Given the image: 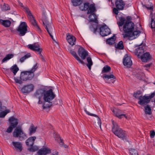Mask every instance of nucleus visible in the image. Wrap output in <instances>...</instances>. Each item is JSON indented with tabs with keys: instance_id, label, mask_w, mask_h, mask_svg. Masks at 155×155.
Segmentation results:
<instances>
[{
	"instance_id": "obj_56",
	"label": "nucleus",
	"mask_w": 155,
	"mask_h": 155,
	"mask_svg": "<svg viewBox=\"0 0 155 155\" xmlns=\"http://www.w3.org/2000/svg\"><path fill=\"white\" fill-rule=\"evenodd\" d=\"M145 6L148 9L152 10L153 8V5H152V4L150 5V7H148L146 6Z\"/></svg>"
},
{
	"instance_id": "obj_5",
	"label": "nucleus",
	"mask_w": 155,
	"mask_h": 155,
	"mask_svg": "<svg viewBox=\"0 0 155 155\" xmlns=\"http://www.w3.org/2000/svg\"><path fill=\"white\" fill-rule=\"evenodd\" d=\"M140 94V91H137L136 93H134V96L136 98L138 99L139 100L138 101V103L141 105H147L150 101V100L153 98L155 95L154 92L153 93L151 94L149 96H146L144 95L143 97L142 96L138 97L137 95H139Z\"/></svg>"
},
{
	"instance_id": "obj_3",
	"label": "nucleus",
	"mask_w": 155,
	"mask_h": 155,
	"mask_svg": "<svg viewBox=\"0 0 155 155\" xmlns=\"http://www.w3.org/2000/svg\"><path fill=\"white\" fill-rule=\"evenodd\" d=\"M55 95L53 92L52 89H50L48 90H45L43 97L44 102H43L42 108L43 109L49 108L51 107L54 105L58 104L50 102L55 97Z\"/></svg>"
},
{
	"instance_id": "obj_27",
	"label": "nucleus",
	"mask_w": 155,
	"mask_h": 155,
	"mask_svg": "<svg viewBox=\"0 0 155 155\" xmlns=\"http://www.w3.org/2000/svg\"><path fill=\"white\" fill-rule=\"evenodd\" d=\"M54 137L55 140L57 141L59 143L60 145L65 148H68V146L67 145L64 144V143L63 142V140L61 138L59 135L58 134L56 135V137Z\"/></svg>"
},
{
	"instance_id": "obj_6",
	"label": "nucleus",
	"mask_w": 155,
	"mask_h": 155,
	"mask_svg": "<svg viewBox=\"0 0 155 155\" xmlns=\"http://www.w3.org/2000/svg\"><path fill=\"white\" fill-rule=\"evenodd\" d=\"M27 26L25 22H21L18 27L16 30L12 28H10L9 29L11 32L15 34L16 31L19 32V35L21 36L25 35L27 33L28 30Z\"/></svg>"
},
{
	"instance_id": "obj_28",
	"label": "nucleus",
	"mask_w": 155,
	"mask_h": 155,
	"mask_svg": "<svg viewBox=\"0 0 155 155\" xmlns=\"http://www.w3.org/2000/svg\"><path fill=\"white\" fill-rule=\"evenodd\" d=\"M24 10L25 12L27 13L28 18L29 19L31 22L35 20L28 8L25 7Z\"/></svg>"
},
{
	"instance_id": "obj_31",
	"label": "nucleus",
	"mask_w": 155,
	"mask_h": 155,
	"mask_svg": "<svg viewBox=\"0 0 155 155\" xmlns=\"http://www.w3.org/2000/svg\"><path fill=\"white\" fill-rule=\"evenodd\" d=\"M0 24L5 27H9L10 26L11 22L9 20L0 19Z\"/></svg>"
},
{
	"instance_id": "obj_14",
	"label": "nucleus",
	"mask_w": 155,
	"mask_h": 155,
	"mask_svg": "<svg viewBox=\"0 0 155 155\" xmlns=\"http://www.w3.org/2000/svg\"><path fill=\"white\" fill-rule=\"evenodd\" d=\"M145 49V45H140L138 46V47L136 49L135 53L138 58H140L141 55L146 52Z\"/></svg>"
},
{
	"instance_id": "obj_34",
	"label": "nucleus",
	"mask_w": 155,
	"mask_h": 155,
	"mask_svg": "<svg viewBox=\"0 0 155 155\" xmlns=\"http://www.w3.org/2000/svg\"><path fill=\"white\" fill-rule=\"evenodd\" d=\"M73 5L77 6L80 5L83 2V0H71Z\"/></svg>"
},
{
	"instance_id": "obj_17",
	"label": "nucleus",
	"mask_w": 155,
	"mask_h": 155,
	"mask_svg": "<svg viewBox=\"0 0 155 155\" xmlns=\"http://www.w3.org/2000/svg\"><path fill=\"white\" fill-rule=\"evenodd\" d=\"M78 53L82 60L85 59L87 56L88 55V52L83 47L79 46Z\"/></svg>"
},
{
	"instance_id": "obj_9",
	"label": "nucleus",
	"mask_w": 155,
	"mask_h": 155,
	"mask_svg": "<svg viewBox=\"0 0 155 155\" xmlns=\"http://www.w3.org/2000/svg\"><path fill=\"white\" fill-rule=\"evenodd\" d=\"M28 47L32 51H37L40 55L41 61L44 62L45 61V58L41 54L42 49L40 48V46L38 44L34 43L32 45H29Z\"/></svg>"
},
{
	"instance_id": "obj_52",
	"label": "nucleus",
	"mask_w": 155,
	"mask_h": 155,
	"mask_svg": "<svg viewBox=\"0 0 155 155\" xmlns=\"http://www.w3.org/2000/svg\"><path fill=\"white\" fill-rule=\"evenodd\" d=\"M151 28H155V21H151Z\"/></svg>"
},
{
	"instance_id": "obj_61",
	"label": "nucleus",
	"mask_w": 155,
	"mask_h": 155,
	"mask_svg": "<svg viewBox=\"0 0 155 155\" xmlns=\"http://www.w3.org/2000/svg\"><path fill=\"white\" fill-rule=\"evenodd\" d=\"M147 155H150V154H147Z\"/></svg>"
},
{
	"instance_id": "obj_32",
	"label": "nucleus",
	"mask_w": 155,
	"mask_h": 155,
	"mask_svg": "<svg viewBox=\"0 0 155 155\" xmlns=\"http://www.w3.org/2000/svg\"><path fill=\"white\" fill-rule=\"evenodd\" d=\"M116 38L115 35H114L113 36L109 38L106 40V42L107 44L109 45H112L114 44Z\"/></svg>"
},
{
	"instance_id": "obj_62",
	"label": "nucleus",
	"mask_w": 155,
	"mask_h": 155,
	"mask_svg": "<svg viewBox=\"0 0 155 155\" xmlns=\"http://www.w3.org/2000/svg\"><path fill=\"white\" fill-rule=\"evenodd\" d=\"M154 84H155V82Z\"/></svg>"
},
{
	"instance_id": "obj_39",
	"label": "nucleus",
	"mask_w": 155,
	"mask_h": 155,
	"mask_svg": "<svg viewBox=\"0 0 155 155\" xmlns=\"http://www.w3.org/2000/svg\"><path fill=\"white\" fill-rule=\"evenodd\" d=\"M14 55L12 54H7L5 57L2 60V62H4L8 60L13 58Z\"/></svg>"
},
{
	"instance_id": "obj_36",
	"label": "nucleus",
	"mask_w": 155,
	"mask_h": 155,
	"mask_svg": "<svg viewBox=\"0 0 155 155\" xmlns=\"http://www.w3.org/2000/svg\"><path fill=\"white\" fill-rule=\"evenodd\" d=\"M87 63L86 64V65L88 68L90 70L91 68V66L93 65V63L92 61L91 58V57H87Z\"/></svg>"
},
{
	"instance_id": "obj_33",
	"label": "nucleus",
	"mask_w": 155,
	"mask_h": 155,
	"mask_svg": "<svg viewBox=\"0 0 155 155\" xmlns=\"http://www.w3.org/2000/svg\"><path fill=\"white\" fill-rule=\"evenodd\" d=\"M37 127H35L33 124H31L29 129V136H31L32 134L35 133L36 131Z\"/></svg>"
},
{
	"instance_id": "obj_24",
	"label": "nucleus",
	"mask_w": 155,
	"mask_h": 155,
	"mask_svg": "<svg viewBox=\"0 0 155 155\" xmlns=\"http://www.w3.org/2000/svg\"><path fill=\"white\" fill-rule=\"evenodd\" d=\"M36 139V137L35 136L29 137L25 141V143L27 146L32 147L33 146Z\"/></svg>"
},
{
	"instance_id": "obj_35",
	"label": "nucleus",
	"mask_w": 155,
	"mask_h": 155,
	"mask_svg": "<svg viewBox=\"0 0 155 155\" xmlns=\"http://www.w3.org/2000/svg\"><path fill=\"white\" fill-rule=\"evenodd\" d=\"M119 20V21L117 23L120 30V27L124 25L125 22H126V19L124 17L121 16L120 17Z\"/></svg>"
},
{
	"instance_id": "obj_46",
	"label": "nucleus",
	"mask_w": 155,
	"mask_h": 155,
	"mask_svg": "<svg viewBox=\"0 0 155 155\" xmlns=\"http://www.w3.org/2000/svg\"><path fill=\"white\" fill-rule=\"evenodd\" d=\"M98 25L97 24H93L91 25V28L93 29V31L94 33H96L98 30Z\"/></svg>"
},
{
	"instance_id": "obj_43",
	"label": "nucleus",
	"mask_w": 155,
	"mask_h": 155,
	"mask_svg": "<svg viewBox=\"0 0 155 155\" xmlns=\"http://www.w3.org/2000/svg\"><path fill=\"white\" fill-rule=\"evenodd\" d=\"M145 109V113L146 114H151L152 112H151V109L150 106L147 105L146 106L144 107Z\"/></svg>"
},
{
	"instance_id": "obj_42",
	"label": "nucleus",
	"mask_w": 155,
	"mask_h": 155,
	"mask_svg": "<svg viewBox=\"0 0 155 155\" xmlns=\"http://www.w3.org/2000/svg\"><path fill=\"white\" fill-rule=\"evenodd\" d=\"M2 11H5L10 10V7L8 4L4 3L3 5L1 7Z\"/></svg>"
},
{
	"instance_id": "obj_50",
	"label": "nucleus",
	"mask_w": 155,
	"mask_h": 155,
	"mask_svg": "<svg viewBox=\"0 0 155 155\" xmlns=\"http://www.w3.org/2000/svg\"><path fill=\"white\" fill-rule=\"evenodd\" d=\"M152 64V63H151L145 65L143 66L144 67L146 68H147L146 69V70H148V69L150 68V67Z\"/></svg>"
},
{
	"instance_id": "obj_48",
	"label": "nucleus",
	"mask_w": 155,
	"mask_h": 155,
	"mask_svg": "<svg viewBox=\"0 0 155 155\" xmlns=\"http://www.w3.org/2000/svg\"><path fill=\"white\" fill-rule=\"evenodd\" d=\"M30 147L29 148L28 150L32 152L35 151L37 150L38 149V148L37 147L33 146L32 147Z\"/></svg>"
},
{
	"instance_id": "obj_15",
	"label": "nucleus",
	"mask_w": 155,
	"mask_h": 155,
	"mask_svg": "<svg viewBox=\"0 0 155 155\" xmlns=\"http://www.w3.org/2000/svg\"><path fill=\"white\" fill-rule=\"evenodd\" d=\"M27 71L21 72L20 78H15L14 80L15 82L19 84H21L22 83V81H27Z\"/></svg>"
},
{
	"instance_id": "obj_20",
	"label": "nucleus",
	"mask_w": 155,
	"mask_h": 155,
	"mask_svg": "<svg viewBox=\"0 0 155 155\" xmlns=\"http://www.w3.org/2000/svg\"><path fill=\"white\" fill-rule=\"evenodd\" d=\"M66 35V39L69 44L72 46L74 45L76 41V38L69 33H67Z\"/></svg>"
},
{
	"instance_id": "obj_44",
	"label": "nucleus",
	"mask_w": 155,
	"mask_h": 155,
	"mask_svg": "<svg viewBox=\"0 0 155 155\" xmlns=\"http://www.w3.org/2000/svg\"><path fill=\"white\" fill-rule=\"evenodd\" d=\"M31 56L30 54L29 53L25 55L23 57L21 58L20 59V61L22 62L27 58H28Z\"/></svg>"
},
{
	"instance_id": "obj_37",
	"label": "nucleus",
	"mask_w": 155,
	"mask_h": 155,
	"mask_svg": "<svg viewBox=\"0 0 155 155\" xmlns=\"http://www.w3.org/2000/svg\"><path fill=\"white\" fill-rule=\"evenodd\" d=\"M10 70L15 75L17 71L19 70V68L16 64H15L10 68Z\"/></svg>"
},
{
	"instance_id": "obj_45",
	"label": "nucleus",
	"mask_w": 155,
	"mask_h": 155,
	"mask_svg": "<svg viewBox=\"0 0 155 155\" xmlns=\"http://www.w3.org/2000/svg\"><path fill=\"white\" fill-rule=\"evenodd\" d=\"M130 154L131 155H138L137 150L134 149H130L129 150Z\"/></svg>"
},
{
	"instance_id": "obj_29",
	"label": "nucleus",
	"mask_w": 155,
	"mask_h": 155,
	"mask_svg": "<svg viewBox=\"0 0 155 155\" xmlns=\"http://www.w3.org/2000/svg\"><path fill=\"white\" fill-rule=\"evenodd\" d=\"M71 55L80 63L82 64H84L85 63L81 60L79 57L77 55L76 52L72 50L69 51Z\"/></svg>"
},
{
	"instance_id": "obj_22",
	"label": "nucleus",
	"mask_w": 155,
	"mask_h": 155,
	"mask_svg": "<svg viewBox=\"0 0 155 155\" xmlns=\"http://www.w3.org/2000/svg\"><path fill=\"white\" fill-rule=\"evenodd\" d=\"M140 58H141L142 62H147L151 59L152 56L149 52H145L141 55Z\"/></svg>"
},
{
	"instance_id": "obj_18",
	"label": "nucleus",
	"mask_w": 155,
	"mask_h": 155,
	"mask_svg": "<svg viewBox=\"0 0 155 155\" xmlns=\"http://www.w3.org/2000/svg\"><path fill=\"white\" fill-rule=\"evenodd\" d=\"M2 103L0 101V117L4 118L6 114L10 112L9 109H6V107L2 106Z\"/></svg>"
},
{
	"instance_id": "obj_51",
	"label": "nucleus",
	"mask_w": 155,
	"mask_h": 155,
	"mask_svg": "<svg viewBox=\"0 0 155 155\" xmlns=\"http://www.w3.org/2000/svg\"><path fill=\"white\" fill-rule=\"evenodd\" d=\"M119 10L117 8H114L113 9V13L116 15H117L118 13Z\"/></svg>"
},
{
	"instance_id": "obj_23",
	"label": "nucleus",
	"mask_w": 155,
	"mask_h": 155,
	"mask_svg": "<svg viewBox=\"0 0 155 155\" xmlns=\"http://www.w3.org/2000/svg\"><path fill=\"white\" fill-rule=\"evenodd\" d=\"M115 5L119 10H122L124 9L125 4L122 0H116Z\"/></svg>"
},
{
	"instance_id": "obj_38",
	"label": "nucleus",
	"mask_w": 155,
	"mask_h": 155,
	"mask_svg": "<svg viewBox=\"0 0 155 155\" xmlns=\"http://www.w3.org/2000/svg\"><path fill=\"white\" fill-rule=\"evenodd\" d=\"M111 70L110 67L108 65H105L103 68L102 73H106L110 72Z\"/></svg>"
},
{
	"instance_id": "obj_26",
	"label": "nucleus",
	"mask_w": 155,
	"mask_h": 155,
	"mask_svg": "<svg viewBox=\"0 0 155 155\" xmlns=\"http://www.w3.org/2000/svg\"><path fill=\"white\" fill-rule=\"evenodd\" d=\"M51 152V150L49 149L44 148L39 150L38 153L40 155H45L47 154L50 153Z\"/></svg>"
},
{
	"instance_id": "obj_41",
	"label": "nucleus",
	"mask_w": 155,
	"mask_h": 155,
	"mask_svg": "<svg viewBox=\"0 0 155 155\" xmlns=\"http://www.w3.org/2000/svg\"><path fill=\"white\" fill-rule=\"evenodd\" d=\"M116 48L120 50H122L124 49V43L122 41L119 42L117 46H115Z\"/></svg>"
},
{
	"instance_id": "obj_58",
	"label": "nucleus",
	"mask_w": 155,
	"mask_h": 155,
	"mask_svg": "<svg viewBox=\"0 0 155 155\" xmlns=\"http://www.w3.org/2000/svg\"><path fill=\"white\" fill-rule=\"evenodd\" d=\"M54 153H53L52 155H58V152L57 151H55Z\"/></svg>"
},
{
	"instance_id": "obj_8",
	"label": "nucleus",
	"mask_w": 155,
	"mask_h": 155,
	"mask_svg": "<svg viewBox=\"0 0 155 155\" xmlns=\"http://www.w3.org/2000/svg\"><path fill=\"white\" fill-rule=\"evenodd\" d=\"M43 24L45 29L47 30L51 38L53 40V37L51 35V31L53 30L52 25L49 23L47 20V18L45 15H43L42 17Z\"/></svg>"
},
{
	"instance_id": "obj_19",
	"label": "nucleus",
	"mask_w": 155,
	"mask_h": 155,
	"mask_svg": "<svg viewBox=\"0 0 155 155\" xmlns=\"http://www.w3.org/2000/svg\"><path fill=\"white\" fill-rule=\"evenodd\" d=\"M11 145L13 149H15L16 150H18L20 152L22 150V144L20 142L12 141Z\"/></svg>"
},
{
	"instance_id": "obj_25",
	"label": "nucleus",
	"mask_w": 155,
	"mask_h": 155,
	"mask_svg": "<svg viewBox=\"0 0 155 155\" xmlns=\"http://www.w3.org/2000/svg\"><path fill=\"white\" fill-rule=\"evenodd\" d=\"M113 111L115 116L120 119H121L124 117L126 118H127L126 114H122L121 111L120 110H113Z\"/></svg>"
},
{
	"instance_id": "obj_54",
	"label": "nucleus",
	"mask_w": 155,
	"mask_h": 155,
	"mask_svg": "<svg viewBox=\"0 0 155 155\" xmlns=\"http://www.w3.org/2000/svg\"><path fill=\"white\" fill-rule=\"evenodd\" d=\"M155 135V131L153 130H151L150 132V137L151 138H153Z\"/></svg>"
},
{
	"instance_id": "obj_53",
	"label": "nucleus",
	"mask_w": 155,
	"mask_h": 155,
	"mask_svg": "<svg viewBox=\"0 0 155 155\" xmlns=\"http://www.w3.org/2000/svg\"><path fill=\"white\" fill-rule=\"evenodd\" d=\"M126 21L125 23H129L130 22H133L131 21L132 18L129 16H127L126 18Z\"/></svg>"
},
{
	"instance_id": "obj_16",
	"label": "nucleus",
	"mask_w": 155,
	"mask_h": 155,
	"mask_svg": "<svg viewBox=\"0 0 155 155\" xmlns=\"http://www.w3.org/2000/svg\"><path fill=\"white\" fill-rule=\"evenodd\" d=\"M101 77L107 83H114L116 79L115 77L113 74H104Z\"/></svg>"
},
{
	"instance_id": "obj_49",
	"label": "nucleus",
	"mask_w": 155,
	"mask_h": 155,
	"mask_svg": "<svg viewBox=\"0 0 155 155\" xmlns=\"http://www.w3.org/2000/svg\"><path fill=\"white\" fill-rule=\"evenodd\" d=\"M150 17L151 18V21H155V14L153 13L151 11L150 12Z\"/></svg>"
},
{
	"instance_id": "obj_47",
	"label": "nucleus",
	"mask_w": 155,
	"mask_h": 155,
	"mask_svg": "<svg viewBox=\"0 0 155 155\" xmlns=\"http://www.w3.org/2000/svg\"><path fill=\"white\" fill-rule=\"evenodd\" d=\"M84 11H87L90 6V5H89V3L88 2H86L84 4Z\"/></svg>"
},
{
	"instance_id": "obj_13",
	"label": "nucleus",
	"mask_w": 155,
	"mask_h": 155,
	"mask_svg": "<svg viewBox=\"0 0 155 155\" xmlns=\"http://www.w3.org/2000/svg\"><path fill=\"white\" fill-rule=\"evenodd\" d=\"M100 33L103 37L107 36L110 33V30L106 25H103L99 28Z\"/></svg>"
},
{
	"instance_id": "obj_4",
	"label": "nucleus",
	"mask_w": 155,
	"mask_h": 155,
	"mask_svg": "<svg viewBox=\"0 0 155 155\" xmlns=\"http://www.w3.org/2000/svg\"><path fill=\"white\" fill-rule=\"evenodd\" d=\"M111 122L113 125L112 129L113 133L121 139L127 141V134L126 131L120 128L114 120H112Z\"/></svg>"
},
{
	"instance_id": "obj_11",
	"label": "nucleus",
	"mask_w": 155,
	"mask_h": 155,
	"mask_svg": "<svg viewBox=\"0 0 155 155\" xmlns=\"http://www.w3.org/2000/svg\"><path fill=\"white\" fill-rule=\"evenodd\" d=\"M38 64L36 63L29 71H27V81L31 80L34 77L35 74L34 72L37 70L38 68Z\"/></svg>"
},
{
	"instance_id": "obj_59",
	"label": "nucleus",
	"mask_w": 155,
	"mask_h": 155,
	"mask_svg": "<svg viewBox=\"0 0 155 155\" xmlns=\"http://www.w3.org/2000/svg\"><path fill=\"white\" fill-rule=\"evenodd\" d=\"M152 29V31L153 32V34H154L155 33V28H153Z\"/></svg>"
},
{
	"instance_id": "obj_30",
	"label": "nucleus",
	"mask_w": 155,
	"mask_h": 155,
	"mask_svg": "<svg viewBox=\"0 0 155 155\" xmlns=\"http://www.w3.org/2000/svg\"><path fill=\"white\" fill-rule=\"evenodd\" d=\"M84 111H85L86 113L88 115H89L91 116H94V117H97V121H98L97 123H98V124L99 126L101 129V119L98 117V116L96 114L90 113L88 111L86 110V109H85L84 110Z\"/></svg>"
},
{
	"instance_id": "obj_1",
	"label": "nucleus",
	"mask_w": 155,
	"mask_h": 155,
	"mask_svg": "<svg viewBox=\"0 0 155 155\" xmlns=\"http://www.w3.org/2000/svg\"><path fill=\"white\" fill-rule=\"evenodd\" d=\"M10 126L7 129L6 132L11 133L13 130L15 128L12 134L14 137L18 138L20 141H22L26 139L27 137L22 130V126L21 125L18 126L19 120L14 116H12L8 119Z\"/></svg>"
},
{
	"instance_id": "obj_40",
	"label": "nucleus",
	"mask_w": 155,
	"mask_h": 155,
	"mask_svg": "<svg viewBox=\"0 0 155 155\" xmlns=\"http://www.w3.org/2000/svg\"><path fill=\"white\" fill-rule=\"evenodd\" d=\"M31 22L37 30L40 32L41 31V30L38 25L36 20L34 21L33 20V21Z\"/></svg>"
},
{
	"instance_id": "obj_55",
	"label": "nucleus",
	"mask_w": 155,
	"mask_h": 155,
	"mask_svg": "<svg viewBox=\"0 0 155 155\" xmlns=\"http://www.w3.org/2000/svg\"><path fill=\"white\" fill-rule=\"evenodd\" d=\"M18 4L20 6H21V7L23 8V9H24V8L25 7V8H28V7H24V6L23 5V4L22 3H21V2H20V1L19 0H18Z\"/></svg>"
},
{
	"instance_id": "obj_2",
	"label": "nucleus",
	"mask_w": 155,
	"mask_h": 155,
	"mask_svg": "<svg viewBox=\"0 0 155 155\" xmlns=\"http://www.w3.org/2000/svg\"><path fill=\"white\" fill-rule=\"evenodd\" d=\"M134 24L133 22L125 23L123 26V31L124 33L123 34V38L128 37L130 40H133L138 37L140 33V31H135Z\"/></svg>"
},
{
	"instance_id": "obj_12",
	"label": "nucleus",
	"mask_w": 155,
	"mask_h": 155,
	"mask_svg": "<svg viewBox=\"0 0 155 155\" xmlns=\"http://www.w3.org/2000/svg\"><path fill=\"white\" fill-rule=\"evenodd\" d=\"M34 86L32 84L25 85L22 88L21 91L24 94H29L34 90Z\"/></svg>"
},
{
	"instance_id": "obj_10",
	"label": "nucleus",
	"mask_w": 155,
	"mask_h": 155,
	"mask_svg": "<svg viewBox=\"0 0 155 155\" xmlns=\"http://www.w3.org/2000/svg\"><path fill=\"white\" fill-rule=\"evenodd\" d=\"M45 90L41 89H39L36 91L34 94V97L35 98L38 99V104H42L43 101H41L43 96H44Z\"/></svg>"
},
{
	"instance_id": "obj_57",
	"label": "nucleus",
	"mask_w": 155,
	"mask_h": 155,
	"mask_svg": "<svg viewBox=\"0 0 155 155\" xmlns=\"http://www.w3.org/2000/svg\"><path fill=\"white\" fill-rule=\"evenodd\" d=\"M3 69H4V71L6 73H8L10 71V70L8 68H4Z\"/></svg>"
},
{
	"instance_id": "obj_7",
	"label": "nucleus",
	"mask_w": 155,
	"mask_h": 155,
	"mask_svg": "<svg viewBox=\"0 0 155 155\" xmlns=\"http://www.w3.org/2000/svg\"><path fill=\"white\" fill-rule=\"evenodd\" d=\"M96 11V9L95 7V5L94 3L91 4L87 10V14H91L89 16V18H90V21L92 22H95L97 24L98 20L94 12Z\"/></svg>"
},
{
	"instance_id": "obj_21",
	"label": "nucleus",
	"mask_w": 155,
	"mask_h": 155,
	"mask_svg": "<svg viewBox=\"0 0 155 155\" xmlns=\"http://www.w3.org/2000/svg\"><path fill=\"white\" fill-rule=\"evenodd\" d=\"M124 65L127 67L130 68L132 65V62L130 56L127 54L126 55L123 59Z\"/></svg>"
},
{
	"instance_id": "obj_60",
	"label": "nucleus",
	"mask_w": 155,
	"mask_h": 155,
	"mask_svg": "<svg viewBox=\"0 0 155 155\" xmlns=\"http://www.w3.org/2000/svg\"><path fill=\"white\" fill-rule=\"evenodd\" d=\"M150 117L151 118L152 117V116H151Z\"/></svg>"
}]
</instances>
